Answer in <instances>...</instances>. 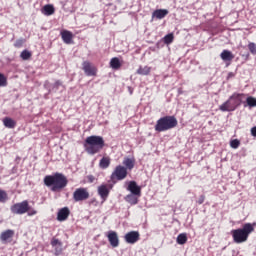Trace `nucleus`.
<instances>
[{"label":"nucleus","mask_w":256,"mask_h":256,"mask_svg":"<svg viewBox=\"0 0 256 256\" xmlns=\"http://www.w3.org/2000/svg\"><path fill=\"white\" fill-rule=\"evenodd\" d=\"M50 245L54 249V255L59 256L63 253V242L57 238H52Z\"/></svg>","instance_id":"9b49d317"},{"label":"nucleus","mask_w":256,"mask_h":256,"mask_svg":"<svg viewBox=\"0 0 256 256\" xmlns=\"http://www.w3.org/2000/svg\"><path fill=\"white\" fill-rule=\"evenodd\" d=\"M110 67L111 69L117 70V69H121V61L119 60V58L114 57L110 60Z\"/></svg>","instance_id":"bb28decb"},{"label":"nucleus","mask_w":256,"mask_h":256,"mask_svg":"<svg viewBox=\"0 0 256 256\" xmlns=\"http://www.w3.org/2000/svg\"><path fill=\"white\" fill-rule=\"evenodd\" d=\"M230 101H232L234 108L237 109L243 101V94L234 93L232 96H230Z\"/></svg>","instance_id":"a211bd4d"},{"label":"nucleus","mask_w":256,"mask_h":256,"mask_svg":"<svg viewBox=\"0 0 256 256\" xmlns=\"http://www.w3.org/2000/svg\"><path fill=\"white\" fill-rule=\"evenodd\" d=\"M167 15H169V10L158 9L152 13V18L153 19H165V17H167Z\"/></svg>","instance_id":"aec40b11"},{"label":"nucleus","mask_w":256,"mask_h":256,"mask_svg":"<svg viewBox=\"0 0 256 256\" xmlns=\"http://www.w3.org/2000/svg\"><path fill=\"white\" fill-rule=\"evenodd\" d=\"M0 87H7V77L3 73H0Z\"/></svg>","instance_id":"72a5a7b5"},{"label":"nucleus","mask_w":256,"mask_h":256,"mask_svg":"<svg viewBox=\"0 0 256 256\" xmlns=\"http://www.w3.org/2000/svg\"><path fill=\"white\" fill-rule=\"evenodd\" d=\"M126 189L127 191H130L131 194L137 195V197H140L141 195V186L137 185L136 181H129Z\"/></svg>","instance_id":"f8f14e48"},{"label":"nucleus","mask_w":256,"mask_h":256,"mask_svg":"<svg viewBox=\"0 0 256 256\" xmlns=\"http://www.w3.org/2000/svg\"><path fill=\"white\" fill-rule=\"evenodd\" d=\"M124 239L126 243H129L130 245H135L137 241L140 239V234L137 231H130L125 234Z\"/></svg>","instance_id":"9d476101"},{"label":"nucleus","mask_w":256,"mask_h":256,"mask_svg":"<svg viewBox=\"0 0 256 256\" xmlns=\"http://www.w3.org/2000/svg\"><path fill=\"white\" fill-rule=\"evenodd\" d=\"M255 231L253 224L246 223L242 228L234 229L231 231L234 243H245L249 239V235Z\"/></svg>","instance_id":"7ed1b4c3"},{"label":"nucleus","mask_w":256,"mask_h":256,"mask_svg":"<svg viewBox=\"0 0 256 256\" xmlns=\"http://www.w3.org/2000/svg\"><path fill=\"white\" fill-rule=\"evenodd\" d=\"M239 145H241V142L237 139L230 142V147H232V149H239Z\"/></svg>","instance_id":"e433bc0d"},{"label":"nucleus","mask_w":256,"mask_h":256,"mask_svg":"<svg viewBox=\"0 0 256 256\" xmlns=\"http://www.w3.org/2000/svg\"><path fill=\"white\" fill-rule=\"evenodd\" d=\"M122 165H124L126 171L127 169L129 171H132V169L135 167V157H125L123 162H122Z\"/></svg>","instance_id":"412c9836"},{"label":"nucleus","mask_w":256,"mask_h":256,"mask_svg":"<svg viewBox=\"0 0 256 256\" xmlns=\"http://www.w3.org/2000/svg\"><path fill=\"white\" fill-rule=\"evenodd\" d=\"M9 196L5 190L0 189V203H7Z\"/></svg>","instance_id":"7c9ffc66"},{"label":"nucleus","mask_w":256,"mask_h":256,"mask_svg":"<svg viewBox=\"0 0 256 256\" xmlns=\"http://www.w3.org/2000/svg\"><path fill=\"white\" fill-rule=\"evenodd\" d=\"M62 41L66 43V45H71L73 43V32L69 30H63L60 33Z\"/></svg>","instance_id":"4468645a"},{"label":"nucleus","mask_w":256,"mask_h":256,"mask_svg":"<svg viewBox=\"0 0 256 256\" xmlns=\"http://www.w3.org/2000/svg\"><path fill=\"white\" fill-rule=\"evenodd\" d=\"M246 103L249 107H256V99L254 97H248Z\"/></svg>","instance_id":"473e14b6"},{"label":"nucleus","mask_w":256,"mask_h":256,"mask_svg":"<svg viewBox=\"0 0 256 256\" xmlns=\"http://www.w3.org/2000/svg\"><path fill=\"white\" fill-rule=\"evenodd\" d=\"M28 217H33V215H37V211L34 209H30L27 211Z\"/></svg>","instance_id":"58836bf2"},{"label":"nucleus","mask_w":256,"mask_h":256,"mask_svg":"<svg viewBox=\"0 0 256 256\" xmlns=\"http://www.w3.org/2000/svg\"><path fill=\"white\" fill-rule=\"evenodd\" d=\"M127 178V168L122 165H118L115 167L114 171L110 176V181L112 183H116L117 181H123V179Z\"/></svg>","instance_id":"39448f33"},{"label":"nucleus","mask_w":256,"mask_h":256,"mask_svg":"<svg viewBox=\"0 0 256 256\" xmlns=\"http://www.w3.org/2000/svg\"><path fill=\"white\" fill-rule=\"evenodd\" d=\"M98 195L103 199V201H107V197H109V188L107 185L102 184L98 187Z\"/></svg>","instance_id":"6ab92c4d"},{"label":"nucleus","mask_w":256,"mask_h":256,"mask_svg":"<svg viewBox=\"0 0 256 256\" xmlns=\"http://www.w3.org/2000/svg\"><path fill=\"white\" fill-rule=\"evenodd\" d=\"M3 125L7 129H15V127H17V122L10 117H5L3 119Z\"/></svg>","instance_id":"5701e85b"},{"label":"nucleus","mask_w":256,"mask_h":256,"mask_svg":"<svg viewBox=\"0 0 256 256\" xmlns=\"http://www.w3.org/2000/svg\"><path fill=\"white\" fill-rule=\"evenodd\" d=\"M61 85H63V83L60 80H57L52 85L49 83V81H46L44 83V87L49 91V93H51V91H54L56 93V91H59V87H61Z\"/></svg>","instance_id":"f3484780"},{"label":"nucleus","mask_w":256,"mask_h":256,"mask_svg":"<svg viewBox=\"0 0 256 256\" xmlns=\"http://www.w3.org/2000/svg\"><path fill=\"white\" fill-rule=\"evenodd\" d=\"M177 125L178 122L175 116H164L157 120L155 131L163 133L164 131H169V129H175Z\"/></svg>","instance_id":"20e7f679"},{"label":"nucleus","mask_w":256,"mask_h":256,"mask_svg":"<svg viewBox=\"0 0 256 256\" xmlns=\"http://www.w3.org/2000/svg\"><path fill=\"white\" fill-rule=\"evenodd\" d=\"M251 135L252 137H256V126L251 128Z\"/></svg>","instance_id":"ea45409f"},{"label":"nucleus","mask_w":256,"mask_h":256,"mask_svg":"<svg viewBox=\"0 0 256 256\" xmlns=\"http://www.w3.org/2000/svg\"><path fill=\"white\" fill-rule=\"evenodd\" d=\"M174 39L175 37L173 36V33H169L163 37V42L165 43V45H171Z\"/></svg>","instance_id":"c756f323"},{"label":"nucleus","mask_w":256,"mask_h":256,"mask_svg":"<svg viewBox=\"0 0 256 256\" xmlns=\"http://www.w3.org/2000/svg\"><path fill=\"white\" fill-rule=\"evenodd\" d=\"M13 237H15V230L8 229L0 234V241L3 245H7L13 241Z\"/></svg>","instance_id":"6e6552de"},{"label":"nucleus","mask_w":256,"mask_h":256,"mask_svg":"<svg viewBox=\"0 0 256 256\" xmlns=\"http://www.w3.org/2000/svg\"><path fill=\"white\" fill-rule=\"evenodd\" d=\"M248 49L252 55H256V44L254 42L248 44Z\"/></svg>","instance_id":"f704fd0d"},{"label":"nucleus","mask_w":256,"mask_h":256,"mask_svg":"<svg viewBox=\"0 0 256 256\" xmlns=\"http://www.w3.org/2000/svg\"><path fill=\"white\" fill-rule=\"evenodd\" d=\"M88 181H89V183H93L95 181V176L89 175L88 176Z\"/></svg>","instance_id":"a19ab883"},{"label":"nucleus","mask_w":256,"mask_h":256,"mask_svg":"<svg viewBox=\"0 0 256 256\" xmlns=\"http://www.w3.org/2000/svg\"><path fill=\"white\" fill-rule=\"evenodd\" d=\"M43 15H46V17H49L55 13V7L51 4H47L42 8Z\"/></svg>","instance_id":"393cba45"},{"label":"nucleus","mask_w":256,"mask_h":256,"mask_svg":"<svg viewBox=\"0 0 256 256\" xmlns=\"http://www.w3.org/2000/svg\"><path fill=\"white\" fill-rule=\"evenodd\" d=\"M232 77H235V73L229 72L227 78L232 79Z\"/></svg>","instance_id":"79ce46f5"},{"label":"nucleus","mask_w":256,"mask_h":256,"mask_svg":"<svg viewBox=\"0 0 256 256\" xmlns=\"http://www.w3.org/2000/svg\"><path fill=\"white\" fill-rule=\"evenodd\" d=\"M70 214H71V211L69 210L68 207L61 208L57 214V221H67Z\"/></svg>","instance_id":"dca6fc26"},{"label":"nucleus","mask_w":256,"mask_h":256,"mask_svg":"<svg viewBox=\"0 0 256 256\" xmlns=\"http://www.w3.org/2000/svg\"><path fill=\"white\" fill-rule=\"evenodd\" d=\"M11 213L14 215H25L29 211V201L24 200L20 203H16L10 207Z\"/></svg>","instance_id":"423d86ee"},{"label":"nucleus","mask_w":256,"mask_h":256,"mask_svg":"<svg viewBox=\"0 0 256 256\" xmlns=\"http://www.w3.org/2000/svg\"><path fill=\"white\" fill-rule=\"evenodd\" d=\"M130 94L132 95V94H133V91L130 90Z\"/></svg>","instance_id":"c03bdc74"},{"label":"nucleus","mask_w":256,"mask_h":256,"mask_svg":"<svg viewBox=\"0 0 256 256\" xmlns=\"http://www.w3.org/2000/svg\"><path fill=\"white\" fill-rule=\"evenodd\" d=\"M105 147V140L102 136H88L84 143V148L88 155H95Z\"/></svg>","instance_id":"f03ea898"},{"label":"nucleus","mask_w":256,"mask_h":256,"mask_svg":"<svg viewBox=\"0 0 256 256\" xmlns=\"http://www.w3.org/2000/svg\"><path fill=\"white\" fill-rule=\"evenodd\" d=\"M130 94L132 95V94H133V91L130 90Z\"/></svg>","instance_id":"37998d69"},{"label":"nucleus","mask_w":256,"mask_h":256,"mask_svg":"<svg viewBox=\"0 0 256 256\" xmlns=\"http://www.w3.org/2000/svg\"><path fill=\"white\" fill-rule=\"evenodd\" d=\"M151 73V67L149 66H144V67H139L137 70L138 75H149Z\"/></svg>","instance_id":"cd10ccee"},{"label":"nucleus","mask_w":256,"mask_h":256,"mask_svg":"<svg viewBox=\"0 0 256 256\" xmlns=\"http://www.w3.org/2000/svg\"><path fill=\"white\" fill-rule=\"evenodd\" d=\"M219 109H220V111L225 113V112L235 111L236 108L233 105L231 97H229V99L226 102H224L222 105H220Z\"/></svg>","instance_id":"2eb2a0df"},{"label":"nucleus","mask_w":256,"mask_h":256,"mask_svg":"<svg viewBox=\"0 0 256 256\" xmlns=\"http://www.w3.org/2000/svg\"><path fill=\"white\" fill-rule=\"evenodd\" d=\"M25 39L24 38H20L18 40H16V42L14 43V47H16L17 49H20V47H23V44L25 43Z\"/></svg>","instance_id":"c9c22d12"},{"label":"nucleus","mask_w":256,"mask_h":256,"mask_svg":"<svg viewBox=\"0 0 256 256\" xmlns=\"http://www.w3.org/2000/svg\"><path fill=\"white\" fill-rule=\"evenodd\" d=\"M176 243H178V245H185V243H187V234H179L176 238Z\"/></svg>","instance_id":"c85d7f7f"},{"label":"nucleus","mask_w":256,"mask_h":256,"mask_svg":"<svg viewBox=\"0 0 256 256\" xmlns=\"http://www.w3.org/2000/svg\"><path fill=\"white\" fill-rule=\"evenodd\" d=\"M220 58L222 59V61H233V59H235V56L233 55V53L229 50H223L220 54Z\"/></svg>","instance_id":"4be33fe9"},{"label":"nucleus","mask_w":256,"mask_h":256,"mask_svg":"<svg viewBox=\"0 0 256 256\" xmlns=\"http://www.w3.org/2000/svg\"><path fill=\"white\" fill-rule=\"evenodd\" d=\"M20 57L23 61H29V59H31V52H29V50H23Z\"/></svg>","instance_id":"2f4dec72"},{"label":"nucleus","mask_w":256,"mask_h":256,"mask_svg":"<svg viewBox=\"0 0 256 256\" xmlns=\"http://www.w3.org/2000/svg\"><path fill=\"white\" fill-rule=\"evenodd\" d=\"M73 199L76 203L79 201H87V199H89V191H87V188H78L73 193Z\"/></svg>","instance_id":"0eeeda50"},{"label":"nucleus","mask_w":256,"mask_h":256,"mask_svg":"<svg viewBox=\"0 0 256 256\" xmlns=\"http://www.w3.org/2000/svg\"><path fill=\"white\" fill-rule=\"evenodd\" d=\"M83 71L87 77H95L97 75V68L91 65V62L84 61L82 64Z\"/></svg>","instance_id":"1a4fd4ad"},{"label":"nucleus","mask_w":256,"mask_h":256,"mask_svg":"<svg viewBox=\"0 0 256 256\" xmlns=\"http://www.w3.org/2000/svg\"><path fill=\"white\" fill-rule=\"evenodd\" d=\"M107 237L111 247H119V236L117 235V232L110 231L108 232Z\"/></svg>","instance_id":"ddd939ff"},{"label":"nucleus","mask_w":256,"mask_h":256,"mask_svg":"<svg viewBox=\"0 0 256 256\" xmlns=\"http://www.w3.org/2000/svg\"><path fill=\"white\" fill-rule=\"evenodd\" d=\"M109 165H111V158L103 157L99 162L100 169H108Z\"/></svg>","instance_id":"a878e982"},{"label":"nucleus","mask_w":256,"mask_h":256,"mask_svg":"<svg viewBox=\"0 0 256 256\" xmlns=\"http://www.w3.org/2000/svg\"><path fill=\"white\" fill-rule=\"evenodd\" d=\"M205 203V195H201L197 201L198 205H203Z\"/></svg>","instance_id":"4c0bfd02"},{"label":"nucleus","mask_w":256,"mask_h":256,"mask_svg":"<svg viewBox=\"0 0 256 256\" xmlns=\"http://www.w3.org/2000/svg\"><path fill=\"white\" fill-rule=\"evenodd\" d=\"M69 183L67 176L63 173L56 172L53 175H47L44 177V185L50 187L53 193H57L65 189Z\"/></svg>","instance_id":"f257e3e1"},{"label":"nucleus","mask_w":256,"mask_h":256,"mask_svg":"<svg viewBox=\"0 0 256 256\" xmlns=\"http://www.w3.org/2000/svg\"><path fill=\"white\" fill-rule=\"evenodd\" d=\"M126 203H129L130 205H137L139 203V196L137 194H128L124 198Z\"/></svg>","instance_id":"b1692460"}]
</instances>
